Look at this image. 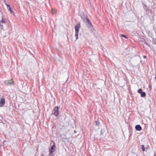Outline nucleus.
<instances>
[{"label": "nucleus", "instance_id": "f257e3e1", "mask_svg": "<svg viewBox=\"0 0 156 156\" xmlns=\"http://www.w3.org/2000/svg\"><path fill=\"white\" fill-rule=\"evenodd\" d=\"M80 27V24H77L75 27V37L76 38V40H77L78 37V35L79 33V30Z\"/></svg>", "mask_w": 156, "mask_h": 156}, {"label": "nucleus", "instance_id": "f03ea898", "mask_svg": "<svg viewBox=\"0 0 156 156\" xmlns=\"http://www.w3.org/2000/svg\"><path fill=\"white\" fill-rule=\"evenodd\" d=\"M51 142L53 143L52 145L51 146V149L49 150V154H52L55 151V149L56 148V146L55 145V143L52 140L51 141Z\"/></svg>", "mask_w": 156, "mask_h": 156}, {"label": "nucleus", "instance_id": "7ed1b4c3", "mask_svg": "<svg viewBox=\"0 0 156 156\" xmlns=\"http://www.w3.org/2000/svg\"><path fill=\"white\" fill-rule=\"evenodd\" d=\"M52 114L55 115V116H58L59 114L58 107H56L54 109Z\"/></svg>", "mask_w": 156, "mask_h": 156}, {"label": "nucleus", "instance_id": "20e7f679", "mask_svg": "<svg viewBox=\"0 0 156 156\" xmlns=\"http://www.w3.org/2000/svg\"><path fill=\"white\" fill-rule=\"evenodd\" d=\"M5 84L8 85L9 84H13L14 82L13 80L11 79L10 80H6L4 82Z\"/></svg>", "mask_w": 156, "mask_h": 156}, {"label": "nucleus", "instance_id": "39448f33", "mask_svg": "<svg viewBox=\"0 0 156 156\" xmlns=\"http://www.w3.org/2000/svg\"><path fill=\"white\" fill-rule=\"evenodd\" d=\"M5 103V99L4 98H1L0 101V107H2L3 106Z\"/></svg>", "mask_w": 156, "mask_h": 156}, {"label": "nucleus", "instance_id": "423d86ee", "mask_svg": "<svg viewBox=\"0 0 156 156\" xmlns=\"http://www.w3.org/2000/svg\"><path fill=\"white\" fill-rule=\"evenodd\" d=\"M86 19L89 24L88 27H90L92 28V26L91 23V22L90 21L89 19H88V17L87 16L86 17Z\"/></svg>", "mask_w": 156, "mask_h": 156}, {"label": "nucleus", "instance_id": "0eeeda50", "mask_svg": "<svg viewBox=\"0 0 156 156\" xmlns=\"http://www.w3.org/2000/svg\"><path fill=\"white\" fill-rule=\"evenodd\" d=\"M136 130L138 131H140L142 129V128L140 125H137L135 126Z\"/></svg>", "mask_w": 156, "mask_h": 156}, {"label": "nucleus", "instance_id": "6e6552de", "mask_svg": "<svg viewBox=\"0 0 156 156\" xmlns=\"http://www.w3.org/2000/svg\"><path fill=\"white\" fill-rule=\"evenodd\" d=\"M146 93L145 92H142L140 94V96L142 97H144L146 96Z\"/></svg>", "mask_w": 156, "mask_h": 156}, {"label": "nucleus", "instance_id": "1a4fd4ad", "mask_svg": "<svg viewBox=\"0 0 156 156\" xmlns=\"http://www.w3.org/2000/svg\"><path fill=\"white\" fill-rule=\"evenodd\" d=\"M5 23V19L2 17V19L1 20H0V23Z\"/></svg>", "mask_w": 156, "mask_h": 156}, {"label": "nucleus", "instance_id": "9d476101", "mask_svg": "<svg viewBox=\"0 0 156 156\" xmlns=\"http://www.w3.org/2000/svg\"><path fill=\"white\" fill-rule=\"evenodd\" d=\"M56 12V10L55 9H52L51 10V12L52 14H55Z\"/></svg>", "mask_w": 156, "mask_h": 156}, {"label": "nucleus", "instance_id": "9b49d317", "mask_svg": "<svg viewBox=\"0 0 156 156\" xmlns=\"http://www.w3.org/2000/svg\"><path fill=\"white\" fill-rule=\"evenodd\" d=\"M142 149V151H145V148H144V145H141Z\"/></svg>", "mask_w": 156, "mask_h": 156}, {"label": "nucleus", "instance_id": "f8f14e48", "mask_svg": "<svg viewBox=\"0 0 156 156\" xmlns=\"http://www.w3.org/2000/svg\"><path fill=\"white\" fill-rule=\"evenodd\" d=\"M99 124H100L98 120H97V121H96V125L98 126L99 125Z\"/></svg>", "mask_w": 156, "mask_h": 156}, {"label": "nucleus", "instance_id": "ddd939ff", "mask_svg": "<svg viewBox=\"0 0 156 156\" xmlns=\"http://www.w3.org/2000/svg\"><path fill=\"white\" fill-rule=\"evenodd\" d=\"M142 90L141 89H139L138 90V92L139 94H141L142 92Z\"/></svg>", "mask_w": 156, "mask_h": 156}, {"label": "nucleus", "instance_id": "4468645a", "mask_svg": "<svg viewBox=\"0 0 156 156\" xmlns=\"http://www.w3.org/2000/svg\"><path fill=\"white\" fill-rule=\"evenodd\" d=\"M8 10L11 13H13V11L11 9L10 7L9 8Z\"/></svg>", "mask_w": 156, "mask_h": 156}, {"label": "nucleus", "instance_id": "2eb2a0df", "mask_svg": "<svg viewBox=\"0 0 156 156\" xmlns=\"http://www.w3.org/2000/svg\"><path fill=\"white\" fill-rule=\"evenodd\" d=\"M153 40L154 43L155 44H156V38H154Z\"/></svg>", "mask_w": 156, "mask_h": 156}, {"label": "nucleus", "instance_id": "dca6fc26", "mask_svg": "<svg viewBox=\"0 0 156 156\" xmlns=\"http://www.w3.org/2000/svg\"><path fill=\"white\" fill-rule=\"evenodd\" d=\"M145 44L146 45H147L149 47H150V46L147 43V42H145Z\"/></svg>", "mask_w": 156, "mask_h": 156}, {"label": "nucleus", "instance_id": "f3484780", "mask_svg": "<svg viewBox=\"0 0 156 156\" xmlns=\"http://www.w3.org/2000/svg\"><path fill=\"white\" fill-rule=\"evenodd\" d=\"M121 36L124 37L126 38H127L126 37V36H125V35H123V34H122L121 35Z\"/></svg>", "mask_w": 156, "mask_h": 156}, {"label": "nucleus", "instance_id": "a211bd4d", "mask_svg": "<svg viewBox=\"0 0 156 156\" xmlns=\"http://www.w3.org/2000/svg\"><path fill=\"white\" fill-rule=\"evenodd\" d=\"M6 6H7V8H10V6L9 5H7Z\"/></svg>", "mask_w": 156, "mask_h": 156}, {"label": "nucleus", "instance_id": "6ab92c4d", "mask_svg": "<svg viewBox=\"0 0 156 156\" xmlns=\"http://www.w3.org/2000/svg\"><path fill=\"white\" fill-rule=\"evenodd\" d=\"M0 27H1L2 28L3 27V26L2 25L0 24Z\"/></svg>", "mask_w": 156, "mask_h": 156}, {"label": "nucleus", "instance_id": "aec40b11", "mask_svg": "<svg viewBox=\"0 0 156 156\" xmlns=\"http://www.w3.org/2000/svg\"><path fill=\"white\" fill-rule=\"evenodd\" d=\"M147 57L146 56H145V55H144V56H143V58H146Z\"/></svg>", "mask_w": 156, "mask_h": 156}, {"label": "nucleus", "instance_id": "412c9836", "mask_svg": "<svg viewBox=\"0 0 156 156\" xmlns=\"http://www.w3.org/2000/svg\"><path fill=\"white\" fill-rule=\"evenodd\" d=\"M38 153H36V154H35V155H36L37 156L38 155Z\"/></svg>", "mask_w": 156, "mask_h": 156}, {"label": "nucleus", "instance_id": "4be33fe9", "mask_svg": "<svg viewBox=\"0 0 156 156\" xmlns=\"http://www.w3.org/2000/svg\"><path fill=\"white\" fill-rule=\"evenodd\" d=\"M41 156H44V155H43V154H41Z\"/></svg>", "mask_w": 156, "mask_h": 156}, {"label": "nucleus", "instance_id": "5701e85b", "mask_svg": "<svg viewBox=\"0 0 156 156\" xmlns=\"http://www.w3.org/2000/svg\"><path fill=\"white\" fill-rule=\"evenodd\" d=\"M96 84H94L93 85L94 86V85H96Z\"/></svg>", "mask_w": 156, "mask_h": 156}, {"label": "nucleus", "instance_id": "b1692460", "mask_svg": "<svg viewBox=\"0 0 156 156\" xmlns=\"http://www.w3.org/2000/svg\"><path fill=\"white\" fill-rule=\"evenodd\" d=\"M154 156H156V153H154Z\"/></svg>", "mask_w": 156, "mask_h": 156}, {"label": "nucleus", "instance_id": "393cba45", "mask_svg": "<svg viewBox=\"0 0 156 156\" xmlns=\"http://www.w3.org/2000/svg\"><path fill=\"white\" fill-rule=\"evenodd\" d=\"M5 5H8V4H7V3H5Z\"/></svg>", "mask_w": 156, "mask_h": 156}, {"label": "nucleus", "instance_id": "a878e982", "mask_svg": "<svg viewBox=\"0 0 156 156\" xmlns=\"http://www.w3.org/2000/svg\"><path fill=\"white\" fill-rule=\"evenodd\" d=\"M4 2H5V3L6 2V1H5V0H4Z\"/></svg>", "mask_w": 156, "mask_h": 156}, {"label": "nucleus", "instance_id": "bb28decb", "mask_svg": "<svg viewBox=\"0 0 156 156\" xmlns=\"http://www.w3.org/2000/svg\"><path fill=\"white\" fill-rule=\"evenodd\" d=\"M74 132H75V133H76V131H74Z\"/></svg>", "mask_w": 156, "mask_h": 156}]
</instances>
